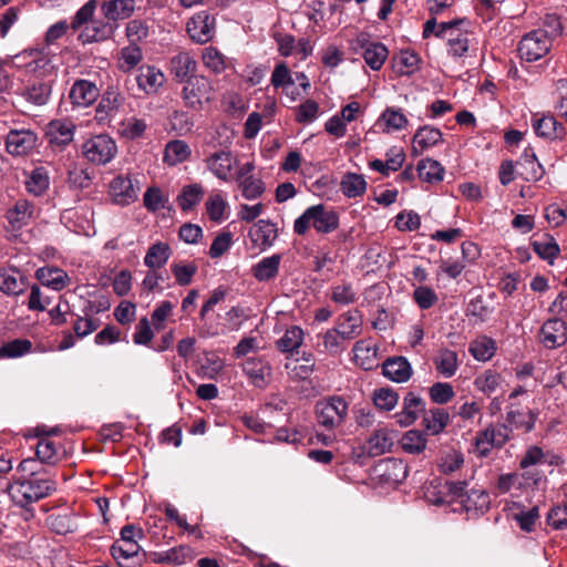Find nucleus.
<instances>
[{
  "mask_svg": "<svg viewBox=\"0 0 567 567\" xmlns=\"http://www.w3.org/2000/svg\"><path fill=\"white\" fill-rule=\"evenodd\" d=\"M28 286L27 277L17 269L0 271V291L9 296L24 292Z\"/></svg>",
  "mask_w": 567,
  "mask_h": 567,
  "instance_id": "obj_22",
  "label": "nucleus"
},
{
  "mask_svg": "<svg viewBox=\"0 0 567 567\" xmlns=\"http://www.w3.org/2000/svg\"><path fill=\"white\" fill-rule=\"evenodd\" d=\"M316 414L320 425L332 430L343 423L348 414V403L341 396H331L316 404Z\"/></svg>",
  "mask_w": 567,
  "mask_h": 567,
  "instance_id": "obj_3",
  "label": "nucleus"
},
{
  "mask_svg": "<svg viewBox=\"0 0 567 567\" xmlns=\"http://www.w3.org/2000/svg\"><path fill=\"white\" fill-rule=\"evenodd\" d=\"M207 166L213 174L219 179L227 181L235 159L229 152L219 151L215 152L207 158Z\"/></svg>",
  "mask_w": 567,
  "mask_h": 567,
  "instance_id": "obj_28",
  "label": "nucleus"
},
{
  "mask_svg": "<svg viewBox=\"0 0 567 567\" xmlns=\"http://www.w3.org/2000/svg\"><path fill=\"white\" fill-rule=\"evenodd\" d=\"M212 91L213 87L208 79L203 75H193L186 80L183 99L187 106L200 109L204 101H210Z\"/></svg>",
  "mask_w": 567,
  "mask_h": 567,
  "instance_id": "obj_7",
  "label": "nucleus"
},
{
  "mask_svg": "<svg viewBox=\"0 0 567 567\" xmlns=\"http://www.w3.org/2000/svg\"><path fill=\"white\" fill-rule=\"evenodd\" d=\"M32 343L28 339H16L0 347V358H19L31 351Z\"/></svg>",
  "mask_w": 567,
  "mask_h": 567,
  "instance_id": "obj_54",
  "label": "nucleus"
},
{
  "mask_svg": "<svg viewBox=\"0 0 567 567\" xmlns=\"http://www.w3.org/2000/svg\"><path fill=\"white\" fill-rule=\"evenodd\" d=\"M533 128L537 136L549 140H563L566 135L565 126L551 114L533 120Z\"/></svg>",
  "mask_w": 567,
  "mask_h": 567,
  "instance_id": "obj_18",
  "label": "nucleus"
},
{
  "mask_svg": "<svg viewBox=\"0 0 567 567\" xmlns=\"http://www.w3.org/2000/svg\"><path fill=\"white\" fill-rule=\"evenodd\" d=\"M140 549L141 547L137 542H115L111 546V554L115 560L135 558L136 561L132 565H127V567H136L141 566L145 559V553L140 557Z\"/></svg>",
  "mask_w": 567,
  "mask_h": 567,
  "instance_id": "obj_32",
  "label": "nucleus"
},
{
  "mask_svg": "<svg viewBox=\"0 0 567 567\" xmlns=\"http://www.w3.org/2000/svg\"><path fill=\"white\" fill-rule=\"evenodd\" d=\"M21 94L34 105H44L51 95V84L47 81H34L29 83Z\"/></svg>",
  "mask_w": 567,
  "mask_h": 567,
  "instance_id": "obj_35",
  "label": "nucleus"
},
{
  "mask_svg": "<svg viewBox=\"0 0 567 567\" xmlns=\"http://www.w3.org/2000/svg\"><path fill=\"white\" fill-rule=\"evenodd\" d=\"M138 188L128 176L118 175L110 183V195L117 205H130L137 199Z\"/></svg>",
  "mask_w": 567,
  "mask_h": 567,
  "instance_id": "obj_12",
  "label": "nucleus"
},
{
  "mask_svg": "<svg viewBox=\"0 0 567 567\" xmlns=\"http://www.w3.org/2000/svg\"><path fill=\"white\" fill-rule=\"evenodd\" d=\"M435 365L437 371L445 378H450L455 374L457 370V354L452 350H443L440 352Z\"/></svg>",
  "mask_w": 567,
  "mask_h": 567,
  "instance_id": "obj_52",
  "label": "nucleus"
},
{
  "mask_svg": "<svg viewBox=\"0 0 567 567\" xmlns=\"http://www.w3.org/2000/svg\"><path fill=\"white\" fill-rule=\"evenodd\" d=\"M539 341L547 349H557L567 342V324L559 318L546 320L539 330Z\"/></svg>",
  "mask_w": 567,
  "mask_h": 567,
  "instance_id": "obj_9",
  "label": "nucleus"
},
{
  "mask_svg": "<svg viewBox=\"0 0 567 567\" xmlns=\"http://www.w3.org/2000/svg\"><path fill=\"white\" fill-rule=\"evenodd\" d=\"M399 402V394L390 388L377 389L373 392L374 405L383 411H391Z\"/></svg>",
  "mask_w": 567,
  "mask_h": 567,
  "instance_id": "obj_55",
  "label": "nucleus"
},
{
  "mask_svg": "<svg viewBox=\"0 0 567 567\" xmlns=\"http://www.w3.org/2000/svg\"><path fill=\"white\" fill-rule=\"evenodd\" d=\"M464 464V458L461 452L453 451L442 456L437 463V468L441 474L450 475L458 471Z\"/></svg>",
  "mask_w": 567,
  "mask_h": 567,
  "instance_id": "obj_58",
  "label": "nucleus"
},
{
  "mask_svg": "<svg viewBox=\"0 0 567 567\" xmlns=\"http://www.w3.org/2000/svg\"><path fill=\"white\" fill-rule=\"evenodd\" d=\"M536 416L537 413L527 406L524 408L515 403L507 406L506 422L513 429L530 432L535 426Z\"/></svg>",
  "mask_w": 567,
  "mask_h": 567,
  "instance_id": "obj_14",
  "label": "nucleus"
},
{
  "mask_svg": "<svg viewBox=\"0 0 567 567\" xmlns=\"http://www.w3.org/2000/svg\"><path fill=\"white\" fill-rule=\"evenodd\" d=\"M47 523L59 535L73 533L76 529V524L70 514H52L47 518Z\"/></svg>",
  "mask_w": 567,
  "mask_h": 567,
  "instance_id": "obj_50",
  "label": "nucleus"
},
{
  "mask_svg": "<svg viewBox=\"0 0 567 567\" xmlns=\"http://www.w3.org/2000/svg\"><path fill=\"white\" fill-rule=\"evenodd\" d=\"M429 395L432 402L445 404L454 398L455 392L450 383L436 382L429 389Z\"/></svg>",
  "mask_w": 567,
  "mask_h": 567,
  "instance_id": "obj_59",
  "label": "nucleus"
},
{
  "mask_svg": "<svg viewBox=\"0 0 567 567\" xmlns=\"http://www.w3.org/2000/svg\"><path fill=\"white\" fill-rule=\"evenodd\" d=\"M303 337V330L298 326L286 329V360L299 353L297 349L302 344Z\"/></svg>",
  "mask_w": 567,
  "mask_h": 567,
  "instance_id": "obj_57",
  "label": "nucleus"
},
{
  "mask_svg": "<svg viewBox=\"0 0 567 567\" xmlns=\"http://www.w3.org/2000/svg\"><path fill=\"white\" fill-rule=\"evenodd\" d=\"M551 47V41L545 32L533 30L525 34L518 44V53L522 60L534 62L545 56Z\"/></svg>",
  "mask_w": 567,
  "mask_h": 567,
  "instance_id": "obj_4",
  "label": "nucleus"
},
{
  "mask_svg": "<svg viewBox=\"0 0 567 567\" xmlns=\"http://www.w3.org/2000/svg\"><path fill=\"white\" fill-rule=\"evenodd\" d=\"M164 81V74L155 66L143 65L138 69L136 82L138 87L146 94L156 93L158 87L163 85Z\"/></svg>",
  "mask_w": 567,
  "mask_h": 567,
  "instance_id": "obj_23",
  "label": "nucleus"
},
{
  "mask_svg": "<svg viewBox=\"0 0 567 567\" xmlns=\"http://www.w3.org/2000/svg\"><path fill=\"white\" fill-rule=\"evenodd\" d=\"M243 370L250 381L258 388H264L270 379V367L260 359H248Z\"/></svg>",
  "mask_w": 567,
  "mask_h": 567,
  "instance_id": "obj_26",
  "label": "nucleus"
},
{
  "mask_svg": "<svg viewBox=\"0 0 567 567\" xmlns=\"http://www.w3.org/2000/svg\"><path fill=\"white\" fill-rule=\"evenodd\" d=\"M449 53L454 58H462L470 47L467 32L457 31L455 37H449Z\"/></svg>",
  "mask_w": 567,
  "mask_h": 567,
  "instance_id": "obj_62",
  "label": "nucleus"
},
{
  "mask_svg": "<svg viewBox=\"0 0 567 567\" xmlns=\"http://www.w3.org/2000/svg\"><path fill=\"white\" fill-rule=\"evenodd\" d=\"M99 95L100 91L97 86L87 80H78L70 91V99L72 103L78 106L91 105L96 101Z\"/></svg>",
  "mask_w": 567,
  "mask_h": 567,
  "instance_id": "obj_21",
  "label": "nucleus"
},
{
  "mask_svg": "<svg viewBox=\"0 0 567 567\" xmlns=\"http://www.w3.org/2000/svg\"><path fill=\"white\" fill-rule=\"evenodd\" d=\"M33 206L27 199H19L7 213V218L13 227H21L32 217Z\"/></svg>",
  "mask_w": 567,
  "mask_h": 567,
  "instance_id": "obj_43",
  "label": "nucleus"
},
{
  "mask_svg": "<svg viewBox=\"0 0 567 567\" xmlns=\"http://www.w3.org/2000/svg\"><path fill=\"white\" fill-rule=\"evenodd\" d=\"M280 262L281 255L279 254L265 257L251 268V272L258 281H268L279 272Z\"/></svg>",
  "mask_w": 567,
  "mask_h": 567,
  "instance_id": "obj_34",
  "label": "nucleus"
},
{
  "mask_svg": "<svg viewBox=\"0 0 567 567\" xmlns=\"http://www.w3.org/2000/svg\"><path fill=\"white\" fill-rule=\"evenodd\" d=\"M190 155L189 146L182 140H174L166 144L163 161L169 166L185 162Z\"/></svg>",
  "mask_w": 567,
  "mask_h": 567,
  "instance_id": "obj_37",
  "label": "nucleus"
},
{
  "mask_svg": "<svg viewBox=\"0 0 567 567\" xmlns=\"http://www.w3.org/2000/svg\"><path fill=\"white\" fill-rule=\"evenodd\" d=\"M450 421L449 412L443 408H434L423 412L422 424L432 435L441 433Z\"/></svg>",
  "mask_w": 567,
  "mask_h": 567,
  "instance_id": "obj_30",
  "label": "nucleus"
},
{
  "mask_svg": "<svg viewBox=\"0 0 567 567\" xmlns=\"http://www.w3.org/2000/svg\"><path fill=\"white\" fill-rule=\"evenodd\" d=\"M362 322L359 310L348 311L338 318L334 330L341 336L342 340L350 341L361 334Z\"/></svg>",
  "mask_w": 567,
  "mask_h": 567,
  "instance_id": "obj_17",
  "label": "nucleus"
},
{
  "mask_svg": "<svg viewBox=\"0 0 567 567\" xmlns=\"http://www.w3.org/2000/svg\"><path fill=\"white\" fill-rule=\"evenodd\" d=\"M171 268L177 284L181 286L189 285L198 269L194 262L185 264L182 261L173 264Z\"/></svg>",
  "mask_w": 567,
  "mask_h": 567,
  "instance_id": "obj_60",
  "label": "nucleus"
},
{
  "mask_svg": "<svg viewBox=\"0 0 567 567\" xmlns=\"http://www.w3.org/2000/svg\"><path fill=\"white\" fill-rule=\"evenodd\" d=\"M216 21L208 11H200L187 22V33L197 43L209 42L215 34Z\"/></svg>",
  "mask_w": 567,
  "mask_h": 567,
  "instance_id": "obj_8",
  "label": "nucleus"
},
{
  "mask_svg": "<svg viewBox=\"0 0 567 567\" xmlns=\"http://www.w3.org/2000/svg\"><path fill=\"white\" fill-rule=\"evenodd\" d=\"M377 472L383 482L399 484L408 476V465L400 458L390 457L378 464Z\"/></svg>",
  "mask_w": 567,
  "mask_h": 567,
  "instance_id": "obj_16",
  "label": "nucleus"
},
{
  "mask_svg": "<svg viewBox=\"0 0 567 567\" xmlns=\"http://www.w3.org/2000/svg\"><path fill=\"white\" fill-rule=\"evenodd\" d=\"M313 367L315 358L310 352H303L301 358L293 355L290 360H286V370H289L290 378L301 382L296 391L300 392L306 399L313 395L312 382L309 379L313 372Z\"/></svg>",
  "mask_w": 567,
  "mask_h": 567,
  "instance_id": "obj_2",
  "label": "nucleus"
},
{
  "mask_svg": "<svg viewBox=\"0 0 567 567\" xmlns=\"http://www.w3.org/2000/svg\"><path fill=\"white\" fill-rule=\"evenodd\" d=\"M471 354L478 361H488L496 351L495 341L488 337H480L470 344Z\"/></svg>",
  "mask_w": 567,
  "mask_h": 567,
  "instance_id": "obj_45",
  "label": "nucleus"
},
{
  "mask_svg": "<svg viewBox=\"0 0 567 567\" xmlns=\"http://www.w3.org/2000/svg\"><path fill=\"white\" fill-rule=\"evenodd\" d=\"M114 32V25L103 21H91L79 34L83 43L100 42L109 39Z\"/></svg>",
  "mask_w": 567,
  "mask_h": 567,
  "instance_id": "obj_29",
  "label": "nucleus"
},
{
  "mask_svg": "<svg viewBox=\"0 0 567 567\" xmlns=\"http://www.w3.org/2000/svg\"><path fill=\"white\" fill-rule=\"evenodd\" d=\"M249 237L256 246L262 249L270 246L277 238V228L268 220H259L250 227Z\"/></svg>",
  "mask_w": 567,
  "mask_h": 567,
  "instance_id": "obj_27",
  "label": "nucleus"
},
{
  "mask_svg": "<svg viewBox=\"0 0 567 567\" xmlns=\"http://www.w3.org/2000/svg\"><path fill=\"white\" fill-rule=\"evenodd\" d=\"M513 505H514V507L519 509V512L513 513V519L517 523V525L519 526V528L523 532H526V533L533 532L537 520L539 519L538 507L535 506L528 511H524V509H520V507H522L520 504L514 503Z\"/></svg>",
  "mask_w": 567,
  "mask_h": 567,
  "instance_id": "obj_46",
  "label": "nucleus"
},
{
  "mask_svg": "<svg viewBox=\"0 0 567 567\" xmlns=\"http://www.w3.org/2000/svg\"><path fill=\"white\" fill-rule=\"evenodd\" d=\"M31 478L9 484L7 492L12 502L20 506L27 507L28 505L48 497L56 489L55 481L51 478H38L35 472L31 471Z\"/></svg>",
  "mask_w": 567,
  "mask_h": 567,
  "instance_id": "obj_1",
  "label": "nucleus"
},
{
  "mask_svg": "<svg viewBox=\"0 0 567 567\" xmlns=\"http://www.w3.org/2000/svg\"><path fill=\"white\" fill-rule=\"evenodd\" d=\"M38 143V135L31 130H11L6 138V148L13 156L29 155Z\"/></svg>",
  "mask_w": 567,
  "mask_h": 567,
  "instance_id": "obj_10",
  "label": "nucleus"
},
{
  "mask_svg": "<svg viewBox=\"0 0 567 567\" xmlns=\"http://www.w3.org/2000/svg\"><path fill=\"white\" fill-rule=\"evenodd\" d=\"M383 375L396 383L406 382L412 375L410 362L404 357L388 358L382 364Z\"/></svg>",
  "mask_w": 567,
  "mask_h": 567,
  "instance_id": "obj_20",
  "label": "nucleus"
},
{
  "mask_svg": "<svg viewBox=\"0 0 567 567\" xmlns=\"http://www.w3.org/2000/svg\"><path fill=\"white\" fill-rule=\"evenodd\" d=\"M508 432L509 429L506 424L486 429L482 433L481 437L477 439V445L487 443L488 445L501 447L507 442Z\"/></svg>",
  "mask_w": 567,
  "mask_h": 567,
  "instance_id": "obj_48",
  "label": "nucleus"
},
{
  "mask_svg": "<svg viewBox=\"0 0 567 567\" xmlns=\"http://www.w3.org/2000/svg\"><path fill=\"white\" fill-rule=\"evenodd\" d=\"M340 186L344 196L353 198L364 194L367 189V182L362 175L347 173L342 177Z\"/></svg>",
  "mask_w": 567,
  "mask_h": 567,
  "instance_id": "obj_42",
  "label": "nucleus"
},
{
  "mask_svg": "<svg viewBox=\"0 0 567 567\" xmlns=\"http://www.w3.org/2000/svg\"><path fill=\"white\" fill-rule=\"evenodd\" d=\"M150 33V27L143 20L134 19L131 20L126 25V37L131 43L136 44L137 42L146 39Z\"/></svg>",
  "mask_w": 567,
  "mask_h": 567,
  "instance_id": "obj_63",
  "label": "nucleus"
},
{
  "mask_svg": "<svg viewBox=\"0 0 567 567\" xmlns=\"http://www.w3.org/2000/svg\"><path fill=\"white\" fill-rule=\"evenodd\" d=\"M75 125L70 120H53L48 124L47 137L50 146L63 151L74 138Z\"/></svg>",
  "mask_w": 567,
  "mask_h": 567,
  "instance_id": "obj_11",
  "label": "nucleus"
},
{
  "mask_svg": "<svg viewBox=\"0 0 567 567\" xmlns=\"http://www.w3.org/2000/svg\"><path fill=\"white\" fill-rule=\"evenodd\" d=\"M425 411V402L422 398L408 392L402 402V410L394 414L396 422L401 426H410L413 424L419 415Z\"/></svg>",
  "mask_w": 567,
  "mask_h": 567,
  "instance_id": "obj_13",
  "label": "nucleus"
},
{
  "mask_svg": "<svg viewBox=\"0 0 567 567\" xmlns=\"http://www.w3.org/2000/svg\"><path fill=\"white\" fill-rule=\"evenodd\" d=\"M353 49L362 51L365 63L374 71L382 68L389 55L388 48L381 42L371 41L368 33H360L355 38Z\"/></svg>",
  "mask_w": 567,
  "mask_h": 567,
  "instance_id": "obj_6",
  "label": "nucleus"
},
{
  "mask_svg": "<svg viewBox=\"0 0 567 567\" xmlns=\"http://www.w3.org/2000/svg\"><path fill=\"white\" fill-rule=\"evenodd\" d=\"M171 69L179 81H186L196 69V61L188 53H179L172 58Z\"/></svg>",
  "mask_w": 567,
  "mask_h": 567,
  "instance_id": "obj_40",
  "label": "nucleus"
},
{
  "mask_svg": "<svg viewBox=\"0 0 567 567\" xmlns=\"http://www.w3.org/2000/svg\"><path fill=\"white\" fill-rule=\"evenodd\" d=\"M49 185L50 178L48 172L43 167H37L33 169L25 182L27 190L34 196L43 195L48 190Z\"/></svg>",
  "mask_w": 567,
  "mask_h": 567,
  "instance_id": "obj_44",
  "label": "nucleus"
},
{
  "mask_svg": "<svg viewBox=\"0 0 567 567\" xmlns=\"http://www.w3.org/2000/svg\"><path fill=\"white\" fill-rule=\"evenodd\" d=\"M171 256V248L168 244L158 241L152 245L144 258V264L148 268H161L163 267Z\"/></svg>",
  "mask_w": 567,
  "mask_h": 567,
  "instance_id": "obj_41",
  "label": "nucleus"
},
{
  "mask_svg": "<svg viewBox=\"0 0 567 567\" xmlns=\"http://www.w3.org/2000/svg\"><path fill=\"white\" fill-rule=\"evenodd\" d=\"M204 195L205 190L200 184L186 185L177 196L178 206L183 212H189L202 202Z\"/></svg>",
  "mask_w": 567,
  "mask_h": 567,
  "instance_id": "obj_36",
  "label": "nucleus"
},
{
  "mask_svg": "<svg viewBox=\"0 0 567 567\" xmlns=\"http://www.w3.org/2000/svg\"><path fill=\"white\" fill-rule=\"evenodd\" d=\"M102 12L109 21L128 18L134 11L133 0H110L102 4Z\"/></svg>",
  "mask_w": 567,
  "mask_h": 567,
  "instance_id": "obj_33",
  "label": "nucleus"
},
{
  "mask_svg": "<svg viewBox=\"0 0 567 567\" xmlns=\"http://www.w3.org/2000/svg\"><path fill=\"white\" fill-rule=\"evenodd\" d=\"M394 443L393 432L385 427L375 430L367 441L368 452L372 456H379L391 451Z\"/></svg>",
  "mask_w": 567,
  "mask_h": 567,
  "instance_id": "obj_25",
  "label": "nucleus"
},
{
  "mask_svg": "<svg viewBox=\"0 0 567 567\" xmlns=\"http://www.w3.org/2000/svg\"><path fill=\"white\" fill-rule=\"evenodd\" d=\"M142 50L137 44L131 43L121 50V62L120 69L122 71H130L135 68L142 61Z\"/></svg>",
  "mask_w": 567,
  "mask_h": 567,
  "instance_id": "obj_56",
  "label": "nucleus"
},
{
  "mask_svg": "<svg viewBox=\"0 0 567 567\" xmlns=\"http://www.w3.org/2000/svg\"><path fill=\"white\" fill-rule=\"evenodd\" d=\"M310 87L308 78L303 73H296V81L291 79L288 69L286 68V95L292 100L301 97L307 94Z\"/></svg>",
  "mask_w": 567,
  "mask_h": 567,
  "instance_id": "obj_47",
  "label": "nucleus"
},
{
  "mask_svg": "<svg viewBox=\"0 0 567 567\" xmlns=\"http://www.w3.org/2000/svg\"><path fill=\"white\" fill-rule=\"evenodd\" d=\"M443 142V134L441 130L424 125L417 128L412 138V155L419 156L425 150L433 147Z\"/></svg>",
  "mask_w": 567,
  "mask_h": 567,
  "instance_id": "obj_15",
  "label": "nucleus"
},
{
  "mask_svg": "<svg viewBox=\"0 0 567 567\" xmlns=\"http://www.w3.org/2000/svg\"><path fill=\"white\" fill-rule=\"evenodd\" d=\"M420 179L426 183H437L443 179L444 167L435 159H421L416 167Z\"/></svg>",
  "mask_w": 567,
  "mask_h": 567,
  "instance_id": "obj_39",
  "label": "nucleus"
},
{
  "mask_svg": "<svg viewBox=\"0 0 567 567\" xmlns=\"http://www.w3.org/2000/svg\"><path fill=\"white\" fill-rule=\"evenodd\" d=\"M533 250L544 260L553 264V260L559 255V246L549 234H544L540 238L532 241Z\"/></svg>",
  "mask_w": 567,
  "mask_h": 567,
  "instance_id": "obj_38",
  "label": "nucleus"
},
{
  "mask_svg": "<svg viewBox=\"0 0 567 567\" xmlns=\"http://www.w3.org/2000/svg\"><path fill=\"white\" fill-rule=\"evenodd\" d=\"M502 382V377L494 370H486L480 374L475 381V386L485 395L491 396Z\"/></svg>",
  "mask_w": 567,
  "mask_h": 567,
  "instance_id": "obj_49",
  "label": "nucleus"
},
{
  "mask_svg": "<svg viewBox=\"0 0 567 567\" xmlns=\"http://www.w3.org/2000/svg\"><path fill=\"white\" fill-rule=\"evenodd\" d=\"M312 210V227L321 234H329L339 227V216L332 209L319 204L310 207Z\"/></svg>",
  "mask_w": 567,
  "mask_h": 567,
  "instance_id": "obj_19",
  "label": "nucleus"
},
{
  "mask_svg": "<svg viewBox=\"0 0 567 567\" xmlns=\"http://www.w3.org/2000/svg\"><path fill=\"white\" fill-rule=\"evenodd\" d=\"M554 95L557 100L555 109L559 116L567 121V79H560L556 82Z\"/></svg>",
  "mask_w": 567,
  "mask_h": 567,
  "instance_id": "obj_64",
  "label": "nucleus"
},
{
  "mask_svg": "<svg viewBox=\"0 0 567 567\" xmlns=\"http://www.w3.org/2000/svg\"><path fill=\"white\" fill-rule=\"evenodd\" d=\"M394 61L400 74L410 75L419 69L420 58L414 51L404 50Z\"/></svg>",
  "mask_w": 567,
  "mask_h": 567,
  "instance_id": "obj_53",
  "label": "nucleus"
},
{
  "mask_svg": "<svg viewBox=\"0 0 567 567\" xmlns=\"http://www.w3.org/2000/svg\"><path fill=\"white\" fill-rule=\"evenodd\" d=\"M144 206L150 212H157L166 207L168 198L163 195L161 188L150 187L144 194Z\"/></svg>",
  "mask_w": 567,
  "mask_h": 567,
  "instance_id": "obj_61",
  "label": "nucleus"
},
{
  "mask_svg": "<svg viewBox=\"0 0 567 567\" xmlns=\"http://www.w3.org/2000/svg\"><path fill=\"white\" fill-rule=\"evenodd\" d=\"M37 279L47 287L54 290H61L69 280L68 274L56 267H42L35 271Z\"/></svg>",
  "mask_w": 567,
  "mask_h": 567,
  "instance_id": "obj_31",
  "label": "nucleus"
},
{
  "mask_svg": "<svg viewBox=\"0 0 567 567\" xmlns=\"http://www.w3.org/2000/svg\"><path fill=\"white\" fill-rule=\"evenodd\" d=\"M82 150L90 162L104 165L115 156L116 144L110 136L101 134L87 140Z\"/></svg>",
  "mask_w": 567,
  "mask_h": 567,
  "instance_id": "obj_5",
  "label": "nucleus"
},
{
  "mask_svg": "<svg viewBox=\"0 0 567 567\" xmlns=\"http://www.w3.org/2000/svg\"><path fill=\"white\" fill-rule=\"evenodd\" d=\"M401 445L404 452L410 454H420L426 447V439L416 430L408 431L402 440Z\"/></svg>",
  "mask_w": 567,
  "mask_h": 567,
  "instance_id": "obj_51",
  "label": "nucleus"
},
{
  "mask_svg": "<svg viewBox=\"0 0 567 567\" xmlns=\"http://www.w3.org/2000/svg\"><path fill=\"white\" fill-rule=\"evenodd\" d=\"M489 495L483 489H474L464 492L461 505L462 508L468 514H483L489 508Z\"/></svg>",
  "mask_w": 567,
  "mask_h": 567,
  "instance_id": "obj_24",
  "label": "nucleus"
}]
</instances>
